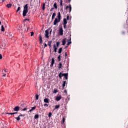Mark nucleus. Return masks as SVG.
Here are the masks:
<instances>
[{
  "label": "nucleus",
  "instance_id": "f257e3e1",
  "mask_svg": "<svg viewBox=\"0 0 128 128\" xmlns=\"http://www.w3.org/2000/svg\"><path fill=\"white\" fill-rule=\"evenodd\" d=\"M60 18H62V16L60 15V12H58L57 18H56L54 20V25L56 26L58 24V22H60Z\"/></svg>",
  "mask_w": 128,
  "mask_h": 128
},
{
  "label": "nucleus",
  "instance_id": "f03ea898",
  "mask_svg": "<svg viewBox=\"0 0 128 128\" xmlns=\"http://www.w3.org/2000/svg\"><path fill=\"white\" fill-rule=\"evenodd\" d=\"M28 4H26L24 8L22 16H26V14H28Z\"/></svg>",
  "mask_w": 128,
  "mask_h": 128
},
{
  "label": "nucleus",
  "instance_id": "7ed1b4c3",
  "mask_svg": "<svg viewBox=\"0 0 128 128\" xmlns=\"http://www.w3.org/2000/svg\"><path fill=\"white\" fill-rule=\"evenodd\" d=\"M60 44V42H56V44L54 45V52H56V50H58V45Z\"/></svg>",
  "mask_w": 128,
  "mask_h": 128
},
{
  "label": "nucleus",
  "instance_id": "20e7f679",
  "mask_svg": "<svg viewBox=\"0 0 128 128\" xmlns=\"http://www.w3.org/2000/svg\"><path fill=\"white\" fill-rule=\"evenodd\" d=\"M59 33L60 36H62L64 34V30H62V28H60Z\"/></svg>",
  "mask_w": 128,
  "mask_h": 128
},
{
  "label": "nucleus",
  "instance_id": "39448f33",
  "mask_svg": "<svg viewBox=\"0 0 128 128\" xmlns=\"http://www.w3.org/2000/svg\"><path fill=\"white\" fill-rule=\"evenodd\" d=\"M66 10L69 8V12H72V6L70 4L68 6H66Z\"/></svg>",
  "mask_w": 128,
  "mask_h": 128
},
{
  "label": "nucleus",
  "instance_id": "423d86ee",
  "mask_svg": "<svg viewBox=\"0 0 128 128\" xmlns=\"http://www.w3.org/2000/svg\"><path fill=\"white\" fill-rule=\"evenodd\" d=\"M60 100H62V96L60 95L58 96H56V100L57 102Z\"/></svg>",
  "mask_w": 128,
  "mask_h": 128
},
{
  "label": "nucleus",
  "instance_id": "0eeeda50",
  "mask_svg": "<svg viewBox=\"0 0 128 128\" xmlns=\"http://www.w3.org/2000/svg\"><path fill=\"white\" fill-rule=\"evenodd\" d=\"M14 112H18V110H20V107L18 106H16L14 108Z\"/></svg>",
  "mask_w": 128,
  "mask_h": 128
},
{
  "label": "nucleus",
  "instance_id": "6e6552de",
  "mask_svg": "<svg viewBox=\"0 0 128 128\" xmlns=\"http://www.w3.org/2000/svg\"><path fill=\"white\" fill-rule=\"evenodd\" d=\"M48 30H46L45 31V36H46V38H48L49 36H48Z\"/></svg>",
  "mask_w": 128,
  "mask_h": 128
},
{
  "label": "nucleus",
  "instance_id": "1a4fd4ad",
  "mask_svg": "<svg viewBox=\"0 0 128 128\" xmlns=\"http://www.w3.org/2000/svg\"><path fill=\"white\" fill-rule=\"evenodd\" d=\"M63 84H62V88H64V86H66V84H68V82L66 80L62 82Z\"/></svg>",
  "mask_w": 128,
  "mask_h": 128
},
{
  "label": "nucleus",
  "instance_id": "9d476101",
  "mask_svg": "<svg viewBox=\"0 0 128 128\" xmlns=\"http://www.w3.org/2000/svg\"><path fill=\"white\" fill-rule=\"evenodd\" d=\"M54 58L52 60L51 64L50 65V66L52 67L54 66Z\"/></svg>",
  "mask_w": 128,
  "mask_h": 128
},
{
  "label": "nucleus",
  "instance_id": "9b49d317",
  "mask_svg": "<svg viewBox=\"0 0 128 128\" xmlns=\"http://www.w3.org/2000/svg\"><path fill=\"white\" fill-rule=\"evenodd\" d=\"M66 38H64L62 40V46H64V44H66Z\"/></svg>",
  "mask_w": 128,
  "mask_h": 128
},
{
  "label": "nucleus",
  "instance_id": "f8f14e48",
  "mask_svg": "<svg viewBox=\"0 0 128 128\" xmlns=\"http://www.w3.org/2000/svg\"><path fill=\"white\" fill-rule=\"evenodd\" d=\"M50 100L48 98H45L44 100V102H46V104H48Z\"/></svg>",
  "mask_w": 128,
  "mask_h": 128
},
{
  "label": "nucleus",
  "instance_id": "ddd939ff",
  "mask_svg": "<svg viewBox=\"0 0 128 128\" xmlns=\"http://www.w3.org/2000/svg\"><path fill=\"white\" fill-rule=\"evenodd\" d=\"M68 74H62V76H64L65 80H68Z\"/></svg>",
  "mask_w": 128,
  "mask_h": 128
},
{
  "label": "nucleus",
  "instance_id": "4468645a",
  "mask_svg": "<svg viewBox=\"0 0 128 128\" xmlns=\"http://www.w3.org/2000/svg\"><path fill=\"white\" fill-rule=\"evenodd\" d=\"M39 38H40V43L42 44V35L41 34L39 35Z\"/></svg>",
  "mask_w": 128,
  "mask_h": 128
},
{
  "label": "nucleus",
  "instance_id": "2eb2a0df",
  "mask_svg": "<svg viewBox=\"0 0 128 128\" xmlns=\"http://www.w3.org/2000/svg\"><path fill=\"white\" fill-rule=\"evenodd\" d=\"M56 14L55 12L52 14V20H54V18H56Z\"/></svg>",
  "mask_w": 128,
  "mask_h": 128
},
{
  "label": "nucleus",
  "instance_id": "dca6fc26",
  "mask_svg": "<svg viewBox=\"0 0 128 128\" xmlns=\"http://www.w3.org/2000/svg\"><path fill=\"white\" fill-rule=\"evenodd\" d=\"M36 108V106H34L32 108V109L29 110L30 112H32V110H34Z\"/></svg>",
  "mask_w": 128,
  "mask_h": 128
},
{
  "label": "nucleus",
  "instance_id": "f3484780",
  "mask_svg": "<svg viewBox=\"0 0 128 128\" xmlns=\"http://www.w3.org/2000/svg\"><path fill=\"white\" fill-rule=\"evenodd\" d=\"M63 68L62 64V62H60L58 64V68Z\"/></svg>",
  "mask_w": 128,
  "mask_h": 128
},
{
  "label": "nucleus",
  "instance_id": "a211bd4d",
  "mask_svg": "<svg viewBox=\"0 0 128 128\" xmlns=\"http://www.w3.org/2000/svg\"><path fill=\"white\" fill-rule=\"evenodd\" d=\"M63 22H64V23H63L64 24H68V21H66V18H64L63 20Z\"/></svg>",
  "mask_w": 128,
  "mask_h": 128
},
{
  "label": "nucleus",
  "instance_id": "6ab92c4d",
  "mask_svg": "<svg viewBox=\"0 0 128 128\" xmlns=\"http://www.w3.org/2000/svg\"><path fill=\"white\" fill-rule=\"evenodd\" d=\"M52 41H50L48 42V44L50 48L52 46Z\"/></svg>",
  "mask_w": 128,
  "mask_h": 128
},
{
  "label": "nucleus",
  "instance_id": "aec40b11",
  "mask_svg": "<svg viewBox=\"0 0 128 128\" xmlns=\"http://www.w3.org/2000/svg\"><path fill=\"white\" fill-rule=\"evenodd\" d=\"M62 48H60L58 50V54H62Z\"/></svg>",
  "mask_w": 128,
  "mask_h": 128
},
{
  "label": "nucleus",
  "instance_id": "412c9836",
  "mask_svg": "<svg viewBox=\"0 0 128 128\" xmlns=\"http://www.w3.org/2000/svg\"><path fill=\"white\" fill-rule=\"evenodd\" d=\"M38 114H35L34 116V118L35 120H38Z\"/></svg>",
  "mask_w": 128,
  "mask_h": 128
},
{
  "label": "nucleus",
  "instance_id": "4be33fe9",
  "mask_svg": "<svg viewBox=\"0 0 128 128\" xmlns=\"http://www.w3.org/2000/svg\"><path fill=\"white\" fill-rule=\"evenodd\" d=\"M62 74H64L60 72L58 76L60 78H62Z\"/></svg>",
  "mask_w": 128,
  "mask_h": 128
},
{
  "label": "nucleus",
  "instance_id": "5701e85b",
  "mask_svg": "<svg viewBox=\"0 0 128 128\" xmlns=\"http://www.w3.org/2000/svg\"><path fill=\"white\" fill-rule=\"evenodd\" d=\"M60 106V105L58 104V105H56L54 108H55L58 109V108H59Z\"/></svg>",
  "mask_w": 128,
  "mask_h": 128
},
{
  "label": "nucleus",
  "instance_id": "b1692460",
  "mask_svg": "<svg viewBox=\"0 0 128 128\" xmlns=\"http://www.w3.org/2000/svg\"><path fill=\"white\" fill-rule=\"evenodd\" d=\"M54 8H56H56H58V6H56V3L55 2L54 4Z\"/></svg>",
  "mask_w": 128,
  "mask_h": 128
},
{
  "label": "nucleus",
  "instance_id": "393cba45",
  "mask_svg": "<svg viewBox=\"0 0 128 128\" xmlns=\"http://www.w3.org/2000/svg\"><path fill=\"white\" fill-rule=\"evenodd\" d=\"M46 3L43 4V6H42V10H44V9L46 8Z\"/></svg>",
  "mask_w": 128,
  "mask_h": 128
},
{
  "label": "nucleus",
  "instance_id": "a878e982",
  "mask_svg": "<svg viewBox=\"0 0 128 128\" xmlns=\"http://www.w3.org/2000/svg\"><path fill=\"white\" fill-rule=\"evenodd\" d=\"M1 30L2 32H4V26H2V27H1Z\"/></svg>",
  "mask_w": 128,
  "mask_h": 128
},
{
  "label": "nucleus",
  "instance_id": "bb28decb",
  "mask_svg": "<svg viewBox=\"0 0 128 128\" xmlns=\"http://www.w3.org/2000/svg\"><path fill=\"white\" fill-rule=\"evenodd\" d=\"M18 114V112H15L13 113H7V114Z\"/></svg>",
  "mask_w": 128,
  "mask_h": 128
},
{
  "label": "nucleus",
  "instance_id": "cd10ccee",
  "mask_svg": "<svg viewBox=\"0 0 128 128\" xmlns=\"http://www.w3.org/2000/svg\"><path fill=\"white\" fill-rule=\"evenodd\" d=\"M6 8H10V6H12V4H8L6 6Z\"/></svg>",
  "mask_w": 128,
  "mask_h": 128
},
{
  "label": "nucleus",
  "instance_id": "c85d7f7f",
  "mask_svg": "<svg viewBox=\"0 0 128 128\" xmlns=\"http://www.w3.org/2000/svg\"><path fill=\"white\" fill-rule=\"evenodd\" d=\"M15 118L16 120H20V116H18V117H16Z\"/></svg>",
  "mask_w": 128,
  "mask_h": 128
},
{
  "label": "nucleus",
  "instance_id": "c756f323",
  "mask_svg": "<svg viewBox=\"0 0 128 128\" xmlns=\"http://www.w3.org/2000/svg\"><path fill=\"white\" fill-rule=\"evenodd\" d=\"M57 92H58V89L54 88L53 92L54 94H56Z\"/></svg>",
  "mask_w": 128,
  "mask_h": 128
},
{
  "label": "nucleus",
  "instance_id": "7c9ffc66",
  "mask_svg": "<svg viewBox=\"0 0 128 128\" xmlns=\"http://www.w3.org/2000/svg\"><path fill=\"white\" fill-rule=\"evenodd\" d=\"M48 118H51L52 117V112H49L48 113Z\"/></svg>",
  "mask_w": 128,
  "mask_h": 128
},
{
  "label": "nucleus",
  "instance_id": "2f4dec72",
  "mask_svg": "<svg viewBox=\"0 0 128 128\" xmlns=\"http://www.w3.org/2000/svg\"><path fill=\"white\" fill-rule=\"evenodd\" d=\"M19 10H20V7H18V8L16 11V12H19Z\"/></svg>",
  "mask_w": 128,
  "mask_h": 128
},
{
  "label": "nucleus",
  "instance_id": "473e14b6",
  "mask_svg": "<svg viewBox=\"0 0 128 128\" xmlns=\"http://www.w3.org/2000/svg\"><path fill=\"white\" fill-rule=\"evenodd\" d=\"M60 6H62V0H60Z\"/></svg>",
  "mask_w": 128,
  "mask_h": 128
},
{
  "label": "nucleus",
  "instance_id": "72a5a7b5",
  "mask_svg": "<svg viewBox=\"0 0 128 128\" xmlns=\"http://www.w3.org/2000/svg\"><path fill=\"white\" fill-rule=\"evenodd\" d=\"M36 100H38V94L36 95Z\"/></svg>",
  "mask_w": 128,
  "mask_h": 128
},
{
  "label": "nucleus",
  "instance_id": "f704fd0d",
  "mask_svg": "<svg viewBox=\"0 0 128 128\" xmlns=\"http://www.w3.org/2000/svg\"><path fill=\"white\" fill-rule=\"evenodd\" d=\"M28 110V108H25L22 109V110L23 112H24V111L26 110Z\"/></svg>",
  "mask_w": 128,
  "mask_h": 128
},
{
  "label": "nucleus",
  "instance_id": "c9c22d12",
  "mask_svg": "<svg viewBox=\"0 0 128 128\" xmlns=\"http://www.w3.org/2000/svg\"><path fill=\"white\" fill-rule=\"evenodd\" d=\"M58 60L59 62H60V55L58 57Z\"/></svg>",
  "mask_w": 128,
  "mask_h": 128
},
{
  "label": "nucleus",
  "instance_id": "e433bc0d",
  "mask_svg": "<svg viewBox=\"0 0 128 128\" xmlns=\"http://www.w3.org/2000/svg\"><path fill=\"white\" fill-rule=\"evenodd\" d=\"M64 28H66V24H63Z\"/></svg>",
  "mask_w": 128,
  "mask_h": 128
},
{
  "label": "nucleus",
  "instance_id": "4c0bfd02",
  "mask_svg": "<svg viewBox=\"0 0 128 128\" xmlns=\"http://www.w3.org/2000/svg\"><path fill=\"white\" fill-rule=\"evenodd\" d=\"M34 36V32H30V36Z\"/></svg>",
  "mask_w": 128,
  "mask_h": 128
},
{
  "label": "nucleus",
  "instance_id": "58836bf2",
  "mask_svg": "<svg viewBox=\"0 0 128 128\" xmlns=\"http://www.w3.org/2000/svg\"><path fill=\"white\" fill-rule=\"evenodd\" d=\"M2 74H3V76H6V74L4 73V71L2 72Z\"/></svg>",
  "mask_w": 128,
  "mask_h": 128
},
{
  "label": "nucleus",
  "instance_id": "ea45409f",
  "mask_svg": "<svg viewBox=\"0 0 128 128\" xmlns=\"http://www.w3.org/2000/svg\"><path fill=\"white\" fill-rule=\"evenodd\" d=\"M18 116L20 118V116H24V114H20V115Z\"/></svg>",
  "mask_w": 128,
  "mask_h": 128
},
{
  "label": "nucleus",
  "instance_id": "a19ab883",
  "mask_svg": "<svg viewBox=\"0 0 128 128\" xmlns=\"http://www.w3.org/2000/svg\"><path fill=\"white\" fill-rule=\"evenodd\" d=\"M70 44H72V42H68V46H70Z\"/></svg>",
  "mask_w": 128,
  "mask_h": 128
},
{
  "label": "nucleus",
  "instance_id": "79ce46f5",
  "mask_svg": "<svg viewBox=\"0 0 128 128\" xmlns=\"http://www.w3.org/2000/svg\"><path fill=\"white\" fill-rule=\"evenodd\" d=\"M44 106H48V104H44Z\"/></svg>",
  "mask_w": 128,
  "mask_h": 128
},
{
  "label": "nucleus",
  "instance_id": "37998d69",
  "mask_svg": "<svg viewBox=\"0 0 128 128\" xmlns=\"http://www.w3.org/2000/svg\"><path fill=\"white\" fill-rule=\"evenodd\" d=\"M64 120H65L64 118H62V124H64Z\"/></svg>",
  "mask_w": 128,
  "mask_h": 128
},
{
  "label": "nucleus",
  "instance_id": "c03bdc74",
  "mask_svg": "<svg viewBox=\"0 0 128 128\" xmlns=\"http://www.w3.org/2000/svg\"><path fill=\"white\" fill-rule=\"evenodd\" d=\"M2 56L1 54H0V60H2Z\"/></svg>",
  "mask_w": 128,
  "mask_h": 128
},
{
  "label": "nucleus",
  "instance_id": "a18cd8bd",
  "mask_svg": "<svg viewBox=\"0 0 128 128\" xmlns=\"http://www.w3.org/2000/svg\"><path fill=\"white\" fill-rule=\"evenodd\" d=\"M44 48H46L48 46V45L46 43L44 44Z\"/></svg>",
  "mask_w": 128,
  "mask_h": 128
},
{
  "label": "nucleus",
  "instance_id": "49530a36",
  "mask_svg": "<svg viewBox=\"0 0 128 128\" xmlns=\"http://www.w3.org/2000/svg\"><path fill=\"white\" fill-rule=\"evenodd\" d=\"M54 8H52L50 10V12H52V10H54Z\"/></svg>",
  "mask_w": 128,
  "mask_h": 128
},
{
  "label": "nucleus",
  "instance_id": "de8ad7c7",
  "mask_svg": "<svg viewBox=\"0 0 128 128\" xmlns=\"http://www.w3.org/2000/svg\"><path fill=\"white\" fill-rule=\"evenodd\" d=\"M4 72H8V70L4 69Z\"/></svg>",
  "mask_w": 128,
  "mask_h": 128
},
{
  "label": "nucleus",
  "instance_id": "09e8293b",
  "mask_svg": "<svg viewBox=\"0 0 128 128\" xmlns=\"http://www.w3.org/2000/svg\"><path fill=\"white\" fill-rule=\"evenodd\" d=\"M70 0H67V2H70Z\"/></svg>",
  "mask_w": 128,
  "mask_h": 128
},
{
  "label": "nucleus",
  "instance_id": "8fccbe9b",
  "mask_svg": "<svg viewBox=\"0 0 128 128\" xmlns=\"http://www.w3.org/2000/svg\"><path fill=\"white\" fill-rule=\"evenodd\" d=\"M21 107H22V108L24 107V104H21Z\"/></svg>",
  "mask_w": 128,
  "mask_h": 128
},
{
  "label": "nucleus",
  "instance_id": "3c124183",
  "mask_svg": "<svg viewBox=\"0 0 128 128\" xmlns=\"http://www.w3.org/2000/svg\"><path fill=\"white\" fill-rule=\"evenodd\" d=\"M70 16H67V20H68Z\"/></svg>",
  "mask_w": 128,
  "mask_h": 128
},
{
  "label": "nucleus",
  "instance_id": "603ef678",
  "mask_svg": "<svg viewBox=\"0 0 128 128\" xmlns=\"http://www.w3.org/2000/svg\"><path fill=\"white\" fill-rule=\"evenodd\" d=\"M25 20H28V19H25Z\"/></svg>",
  "mask_w": 128,
  "mask_h": 128
},
{
  "label": "nucleus",
  "instance_id": "864d4df0",
  "mask_svg": "<svg viewBox=\"0 0 128 128\" xmlns=\"http://www.w3.org/2000/svg\"><path fill=\"white\" fill-rule=\"evenodd\" d=\"M66 56V52L65 53Z\"/></svg>",
  "mask_w": 128,
  "mask_h": 128
},
{
  "label": "nucleus",
  "instance_id": "5fc2aeb1",
  "mask_svg": "<svg viewBox=\"0 0 128 128\" xmlns=\"http://www.w3.org/2000/svg\"><path fill=\"white\" fill-rule=\"evenodd\" d=\"M4 0H2V2H4Z\"/></svg>",
  "mask_w": 128,
  "mask_h": 128
}]
</instances>
